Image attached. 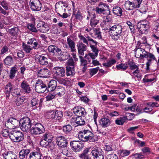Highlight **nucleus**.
Wrapping results in <instances>:
<instances>
[{
  "instance_id": "nucleus-22",
  "label": "nucleus",
  "mask_w": 159,
  "mask_h": 159,
  "mask_svg": "<svg viewBox=\"0 0 159 159\" xmlns=\"http://www.w3.org/2000/svg\"><path fill=\"white\" fill-rule=\"evenodd\" d=\"M67 43L70 48V51L72 52H76L75 43L74 42L70 37H67Z\"/></svg>"
},
{
  "instance_id": "nucleus-23",
  "label": "nucleus",
  "mask_w": 159,
  "mask_h": 159,
  "mask_svg": "<svg viewBox=\"0 0 159 159\" xmlns=\"http://www.w3.org/2000/svg\"><path fill=\"white\" fill-rule=\"evenodd\" d=\"M149 58L150 59L148 60V61L146 63V69L149 70V66L151 63L152 60H155L156 58L153 54L147 52L146 57L145 58Z\"/></svg>"
},
{
  "instance_id": "nucleus-43",
  "label": "nucleus",
  "mask_w": 159,
  "mask_h": 159,
  "mask_svg": "<svg viewBox=\"0 0 159 159\" xmlns=\"http://www.w3.org/2000/svg\"><path fill=\"white\" fill-rule=\"evenodd\" d=\"M125 8L126 10H130L134 9L132 2L129 1H126L125 4Z\"/></svg>"
},
{
  "instance_id": "nucleus-2",
  "label": "nucleus",
  "mask_w": 159,
  "mask_h": 159,
  "mask_svg": "<svg viewBox=\"0 0 159 159\" xmlns=\"http://www.w3.org/2000/svg\"><path fill=\"white\" fill-rule=\"evenodd\" d=\"M122 27L119 24H116L109 29V31H111L110 36L112 39L115 40H117L120 36L123 35L122 32Z\"/></svg>"
},
{
  "instance_id": "nucleus-1",
  "label": "nucleus",
  "mask_w": 159,
  "mask_h": 159,
  "mask_svg": "<svg viewBox=\"0 0 159 159\" xmlns=\"http://www.w3.org/2000/svg\"><path fill=\"white\" fill-rule=\"evenodd\" d=\"M80 39L88 46H89V41L90 42V45L93 52L96 53V55L98 54L99 50L97 48V45L98 42L93 40L89 36L87 35V36L84 37V36L81 35L79 36Z\"/></svg>"
},
{
  "instance_id": "nucleus-50",
  "label": "nucleus",
  "mask_w": 159,
  "mask_h": 159,
  "mask_svg": "<svg viewBox=\"0 0 159 159\" xmlns=\"http://www.w3.org/2000/svg\"><path fill=\"white\" fill-rule=\"evenodd\" d=\"M54 73L58 77H63L65 75V70H55Z\"/></svg>"
},
{
  "instance_id": "nucleus-55",
  "label": "nucleus",
  "mask_w": 159,
  "mask_h": 159,
  "mask_svg": "<svg viewBox=\"0 0 159 159\" xmlns=\"http://www.w3.org/2000/svg\"><path fill=\"white\" fill-rule=\"evenodd\" d=\"M128 65L131 70H134L135 69H136V70H138V66L136 65L135 63L132 61H129Z\"/></svg>"
},
{
  "instance_id": "nucleus-34",
  "label": "nucleus",
  "mask_w": 159,
  "mask_h": 159,
  "mask_svg": "<svg viewBox=\"0 0 159 159\" xmlns=\"http://www.w3.org/2000/svg\"><path fill=\"white\" fill-rule=\"evenodd\" d=\"M94 34L92 33H90V34L93 38H97L98 39H100L102 38L101 32L99 30L97 29H93Z\"/></svg>"
},
{
  "instance_id": "nucleus-17",
  "label": "nucleus",
  "mask_w": 159,
  "mask_h": 159,
  "mask_svg": "<svg viewBox=\"0 0 159 159\" xmlns=\"http://www.w3.org/2000/svg\"><path fill=\"white\" fill-rule=\"evenodd\" d=\"M42 155L39 148L37 149V151H34L30 153L28 159H41Z\"/></svg>"
},
{
  "instance_id": "nucleus-39",
  "label": "nucleus",
  "mask_w": 159,
  "mask_h": 159,
  "mask_svg": "<svg viewBox=\"0 0 159 159\" xmlns=\"http://www.w3.org/2000/svg\"><path fill=\"white\" fill-rule=\"evenodd\" d=\"M72 129V126L69 124L65 125L62 127V130L66 134H68L70 133Z\"/></svg>"
},
{
  "instance_id": "nucleus-5",
  "label": "nucleus",
  "mask_w": 159,
  "mask_h": 159,
  "mask_svg": "<svg viewBox=\"0 0 159 159\" xmlns=\"http://www.w3.org/2000/svg\"><path fill=\"white\" fill-rule=\"evenodd\" d=\"M10 138L13 142H18L24 139V135L22 132L15 130L10 133Z\"/></svg>"
},
{
  "instance_id": "nucleus-25",
  "label": "nucleus",
  "mask_w": 159,
  "mask_h": 159,
  "mask_svg": "<svg viewBox=\"0 0 159 159\" xmlns=\"http://www.w3.org/2000/svg\"><path fill=\"white\" fill-rule=\"evenodd\" d=\"M36 60L42 65H46L48 64L47 58L44 56H39L36 57Z\"/></svg>"
},
{
  "instance_id": "nucleus-19",
  "label": "nucleus",
  "mask_w": 159,
  "mask_h": 159,
  "mask_svg": "<svg viewBox=\"0 0 159 159\" xmlns=\"http://www.w3.org/2000/svg\"><path fill=\"white\" fill-rule=\"evenodd\" d=\"M110 120L106 117L102 118L99 121V124L102 127H107L111 124Z\"/></svg>"
},
{
  "instance_id": "nucleus-29",
  "label": "nucleus",
  "mask_w": 159,
  "mask_h": 159,
  "mask_svg": "<svg viewBox=\"0 0 159 159\" xmlns=\"http://www.w3.org/2000/svg\"><path fill=\"white\" fill-rule=\"evenodd\" d=\"M112 11L114 14L118 16H122V10L118 6L114 7Z\"/></svg>"
},
{
  "instance_id": "nucleus-27",
  "label": "nucleus",
  "mask_w": 159,
  "mask_h": 159,
  "mask_svg": "<svg viewBox=\"0 0 159 159\" xmlns=\"http://www.w3.org/2000/svg\"><path fill=\"white\" fill-rule=\"evenodd\" d=\"M4 155L5 159H17V158L16 155L11 151L5 152Z\"/></svg>"
},
{
  "instance_id": "nucleus-31",
  "label": "nucleus",
  "mask_w": 159,
  "mask_h": 159,
  "mask_svg": "<svg viewBox=\"0 0 159 159\" xmlns=\"http://www.w3.org/2000/svg\"><path fill=\"white\" fill-rule=\"evenodd\" d=\"M40 145L43 147L47 148L49 145L51 147L52 146H54V143L52 142H49L45 139H42L40 141Z\"/></svg>"
},
{
  "instance_id": "nucleus-3",
  "label": "nucleus",
  "mask_w": 159,
  "mask_h": 159,
  "mask_svg": "<svg viewBox=\"0 0 159 159\" xmlns=\"http://www.w3.org/2000/svg\"><path fill=\"white\" fill-rule=\"evenodd\" d=\"M79 139L83 141H89L90 142H94L96 141V138L93 133L88 130H84L78 135Z\"/></svg>"
},
{
  "instance_id": "nucleus-6",
  "label": "nucleus",
  "mask_w": 159,
  "mask_h": 159,
  "mask_svg": "<svg viewBox=\"0 0 159 159\" xmlns=\"http://www.w3.org/2000/svg\"><path fill=\"white\" fill-rule=\"evenodd\" d=\"M150 24L148 21H141L137 25V28L141 33L145 34L149 30Z\"/></svg>"
},
{
  "instance_id": "nucleus-54",
  "label": "nucleus",
  "mask_w": 159,
  "mask_h": 159,
  "mask_svg": "<svg viewBox=\"0 0 159 159\" xmlns=\"http://www.w3.org/2000/svg\"><path fill=\"white\" fill-rule=\"evenodd\" d=\"M128 67V66L127 64L121 63L119 65H118L116 66V68L117 69H122L123 70L126 69Z\"/></svg>"
},
{
  "instance_id": "nucleus-33",
  "label": "nucleus",
  "mask_w": 159,
  "mask_h": 159,
  "mask_svg": "<svg viewBox=\"0 0 159 159\" xmlns=\"http://www.w3.org/2000/svg\"><path fill=\"white\" fill-rule=\"evenodd\" d=\"M57 82L55 80H51L48 84V90H50L51 91H53L56 88Z\"/></svg>"
},
{
  "instance_id": "nucleus-46",
  "label": "nucleus",
  "mask_w": 159,
  "mask_h": 159,
  "mask_svg": "<svg viewBox=\"0 0 159 159\" xmlns=\"http://www.w3.org/2000/svg\"><path fill=\"white\" fill-rule=\"evenodd\" d=\"M116 60L112 58L107 62L104 63L103 64V65L105 67H110L112 65L116 63Z\"/></svg>"
},
{
  "instance_id": "nucleus-18",
  "label": "nucleus",
  "mask_w": 159,
  "mask_h": 159,
  "mask_svg": "<svg viewBox=\"0 0 159 159\" xmlns=\"http://www.w3.org/2000/svg\"><path fill=\"white\" fill-rule=\"evenodd\" d=\"M82 42H79L77 45L79 54L81 56L84 55V52L87 49V46Z\"/></svg>"
},
{
  "instance_id": "nucleus-38",
  "label": "nucleus",
  "mask_w": 159,
  "mask_h": 159,
  "mask_svg": "<svg viewBox=\"0 0 159 159\" xmlns=\"http://www.w3.org/2000/svg\"><path fill=\"white\" fill-rule=\"evenodd\" d=\"M24 98L23 97H18L14 101V105L16 106H19L22 105L24 101Z\"/></svg>"
},
{
  "instance_id": "nucleus-26",
  "label": "nucleus",
  "mask_w": 159,
  "mask_h": 159,
  "mask_svg": "<svg viewBox=\"0 0 159 159\" xmlns=\"http://www.w3.org/2000/svg\"><path fill=\"white\" fill-rule=\"evenodd\" d=\"M76 66L75 62L72 57L67 61V65L66 66V70H74Z\"/></svg>"
},
{
  "instance_id": "nucleus-53",
  "label": "nucleus",
  "mask_w": 159,
  "mask_h": 159,
  "mask_svg": "<svg viewBox=\"0 0 159 159\" xmlns=\"http://www.w3.org/2000/svg\"><path fill=\"white\" fill-rule=\"evenodd\" d=\"M9 121L11 122V123L12 125V129L14 128V127H16L17 125L19 123V121L15 119L11 118L10 119Z\"/></svg>"
},
{
  "instance_id": "nucleus-56",
  "label": "nucleus",
  "mask_w": 159,
  "mask_h": 159,
  "mask_svg": "<svg viewBox=\"0 0 159 159\" xmlns=\"http://www.w3.org/2000/svg\"><path fill=\"white\" fill-rule=\"evenodd\" d=\"M76 12L74 11L73 10V14L75 15V18L76 19L80 20L81 19L82 17L81 14L79 10H78L77 13H75Z\"/></svg>"
},
{
  "instance_id": "nucleus-20",
  "label": "nucleus",
  "mask_w": 159,
  "mask_h": 159,
  "mask_svg": "<svg viewBox=\"0 0 159 159\" xmlns=\"http://www.w3.org/2000/svg\"><path fill=\"white\" fill-rule=\"evenodd\" d=\"M21 86L24 92L29 93L32 90L30 88L27 82L26 81H23L21 84Z\"/></svg>"
},
{
  "instance_id": "nucleus-4",
  "label": "nucleus",
  "mask_w": 159,
  "mask_h": 159,
  "mask_svg": "<svg viewBox=\"0 0 159 159\" xmlns=\"http://www.w3.org/2000/svg\"><path fill=\"white\" fill-rule=\"evenodd\" d=\"M21 129L23 131L28 132L30 129L31 122L30 119L26 117L24 118L19 122Z\"/></svg>"
},
{
  "instance_id": "nucleus-47",
  "label": "nucleus",
  "mask_w": 159,
  "mask_h": 159,
  "mask_svg": "<svg viewBox=\"0 0 159 159\" xmlns=\"http://www.w3.org/2000/svg\"><path fill=\"white\" fill-rule=\"evenodd\" d=\"M38 102L39 100L37 99L33 98L31 101L32 107H33L34 109H36L37 107L39 106Z\"/></svg>"
},
{
  "instance_id": "nucleus-35",
  "label": "nucleus",
  "mask_w": 159,
  "mask_h": 159,
  "mask_svg": "<svg viewBox=\"0 0 159 159\" xmlns=\"http://www.w3.org/2000/svg\"><path fill=\"white\" fill-rule=\"evenodd\" d=\"M59 57V59L60 60L64 61L68 59L70 57V55L69 53L67 52H62Z\"/></svg>"
},
{
  "instance_id": "nucleus-10",
  "label": "nucleus",
  "mask_w": 159,
  "mask_h": 159,
  "mask_svg": "<svg viewBox=\"0 0 159 159\" xmlns=\"http://www.w3.org/2000/svg\"><path fill=\"white\" fill-rule=\"evenodd\" d=\"M56 143L59 147L65 148L67 145V142L66 138L63 136H59L56 138Z\"/></svg>"
},
{
  "instance_id": "nucleus-13",
  "label": "nucleus",
  "mask_w": 159,
  "mask_h": 159,
  "mask_svg": "<svg viewBox=\"0 0 159 159\" xmlns=\"http://www.w3.org/2000/svg\"><path fill=\"white\" fill-rule=\"evenodd\" d=\"M38 31L39 30L41 32L46 33L48 31L49 28L47 23L43 22H39L36 25Z\"/></svg>"
},
{
  "instance_id": "nucleus-42",
  "label": "nucleus",
  "mask_w": 159,
  "mask_h": 159,
  "mask_svg": "<svg viewBox=\"0 0 159 159\" xmlns=\"http://www.w3.org/2000/svg\"><path fill=\"white\" fill-rule=\"evenodd\" d=\"M13 62V58L10 56H7L4 60V63L7 65H11Z\"/></svg>"
},
{
  "instance_id": "nucleus-9",
  "label": "nucleus",
  "mask_w": 159,
  "mask_h": 159,
  "mask_svg": "<svg viewBox=\"0 0 159 159\" xmlns=\"http://www.w3.org/2000/svg\"><path fill=\"white\" fill-rule=\"evenodd\" d=\"M47 89L45 84L43 83L41 80H38L35 84V90L36 92L42 93L45 92Z\"/></svg>"
},
{
  "instance_id": "nucleus-37",
  "label": "nucleus",
  "mask_w": 159,
  "mask_h": 159,
  "mask_svg": "<svg viewBox=\"0 0 159 159\" xmlns=\"http://www.w3.org/2000/svg\"><path fill=\"white\" fill-rule=\"evenodd\" d=\"M19 30L18 27H14L13 28L8 29V32L12 36H16L17 35Z\"/></svg>"
},
{
  "instance_id": "nucleus-58",
  "label": "nucleus",
  "mask_w": 159,
  "mask_h": 159,
  "mask_svg": "<svg viewBox=\"0 0 159 159\" xmlns=\"http://www.w3.org/2000/svg\"><path fill=\"white\" fill-rule=\"evenodd\" d=\"M56 94H49L45 98L46 101H50L55 98Z\"/></svg>"
},
{
  "instance_id": "nucleus-44",
  "label": "nucleus",
  "mask_w": 159,
  "mask_h": 159,
  "mask_svg": "<svg viewBox=\"0 0 159 159\" xmlns=\"http://www.w3.org/2000/svg\"><path fill=\"white\" fill-rule=\"evenodd\" d=\"M75 122L77 124V125H84L85 121L82 116L77 117L75 120Z\"/></svg>"
},
{
  "instance_id": "nucleus-45",
  "label": "nucleus",
  "mask_w": 159,
  "mask_h": 159,
  "mask_svg": "<svg viewBox=\"0 0 159 159\" xmlns=\"http://www.w3.org/2000/svg\"><path fill=\"white\" fill-rule=\"evenodd\" d=\"M23 50L27 53H30L32 50V48L29 44L23 43L22 45Z\"/></svg>"
},
{
  "instance_id": "nucleus-57",
  "label": "nucleus",
  "mask_w": 159,
  "mask_h": 159,
  "mask_svg": "<svg viewBox=\"0 0 159 159\" xmlns=\"http://www.w3.org/2000/svg\"><path fill=\"white\" fill-rule=\"evenodd\" d=\"M147 106H148L152 108L154 107H159V105L156 102H149L146 104Z\"/></svg>"
},
{
  "instance_id": "nucleus-11",
  "label": "nucleus",
  "mask_w": 159,
  "mask_h": 159,
  "mask_svg": "<svg viewBox=\"0 0 159 159\" xmlns=\"http://www.w3.org/2000/svg\"><path fill=\"white\" fill-rule=\"evenodd\" d=\"M73 110L74 113L77 117H84L87 114L85 109L81 106L75 107L73 108Z\"/></svg>"
},
{
  "instance_id": "nucleus-21",
  "label": "nucleus",
  "mask_w": 159,
  "mask_h": 159,
  "mask_svg": "<svg viewBox=\"0 0 159 159\" xmlns=\"http://www.w3.org/2000/svg\"><path fill=\"white\" fill-rule=\"evenodd\" d=\"M27 44L30 45L32 48L35 49H37L39 47L38 41L34 38L30 39L27 42Z\"/></svg>"
},
{
  "instance_id": "nucleus-62",
  "label": "nucleus",
  "mask_w": 159,
  "mask_h": 159,
  "mask_svg": "<svg viewBox=\"0 0 159 159\" xmlns=\"http://www.w3.org/2000/svg\"><path fill=\"white\" fill-rule=\"evenodd\" d=\"M125 119L123 118H120L119 119L116 120H115L116 123L118 125H122L125 122Z\"/></svg>"
},
{
  "instance_id": "nucleus-51",
  "label": "nucleus",
  "mask_w": 159,
  "mask_h": 159,
  "mask_svg": "<svg viewBox=\"0 0 159 159\" xmlns=\"http://www.w3.org/2000/svg\"><path fill=\"white\" fill-rule=\"evenodd\" d=\"M58 82L60 84L66 86L69 85L70 83V80L66 79H61L58 80Z\"/></svg>"
},
{
  "instance_id": "nucleus-7",
  "label": "nucleus",
  "mask_w": 159,
  "mask_h": 159,
  "mask_svg": "<svg viewBox=\"0 0 159 159\" xmlns=\"http://www.w3.org/2000/svg\"><path fill=\"white\" fill-rule=\"evenodd\" d=\"M44 131V129L42 125L40 123L36 124L30 130L31 133L35 135H39Z\"/></svg>"
},
{
  "instance_id": "nucleus-48",
  "label": "nucleus",
  "mask_w": 159,
  "mask_h": 159,
  "mask_svg": "<svg viewBox=\"0 0 159 159\" xmlns=\"http://www.w3.org/2000/svg\"><path fill=\"white\" fill-rule=\"evenodd\" d=\"M27 28L31 32L37 33L38 32V30L37 29L35 26L32 23H29L27 24Z\"/></svg>"
},
{
  "instance_id": "nucleus-12",
  "label": "nucleus",
  "mask_w": 159,
  "mask_h": 159,
  "mask_svg": "<svg viewBox=\"0 0 159 159\" xmlns=\"http://www.w3.org/2000/svg\"><path fill=\"white\" fill-rule=\"evenodd\" d=\"M91 153L94 159H104V158L102 151L100 149L94 148L92 151Z\"/></svg>"
},
{
  "instance_id": "nucleus-59",
  "label": "nucleus",
  "mask_w": 159,
  "mask_h": 159,
  "mask_svg": "<svg viewBox=\"0 0 159 159\" xmlns=\"http://www.w3.org/2000/svg\"><path fill=\"white\" fill-rule=\"evenodd\" d=\"M133 74L135 76L139 79V80L141 79L142 75L141 73L139 72V70H135L133 72Z\"/></svg>"
},
{
  "instance_id": "nucleus-15",
  "label": "nucleus",
  "mask_w": 159,
  "mask_h": 159,
  "mask_svg": "<svg viewBox=\"0 0 159 159\" xmlns=\"http://www.w3.org/2000/svg\"><path fill=\"white\" fill-rule=\"evenodd\" d=\"M67 7V5L63 4L62 2H59L58 4L57 3L55 6V10L59 15L66 12V8Z\"/></svg>"
},
{
  "instance_id": "nucleus-24",
  "label": "nucleus",
  "mask_w": 159,
  "mask_h": 159,
  "mask_svg": "<svg viewBox=\"0 0 159 159\" xmlns=\"http://www.w3.org/2000/svg\"><path fill=\"white\" fill-rule=\"evenodd\" d=\"M30 150L29 149H23L19 152V157L21 159L26 158L28 159V155L30 153Z\"/></svg>"
},
{
  "instance_id": "nucleus-16",
  "label": "nucleus",
  "mask_w": 159,
  "mask_h": 159,
  "mask_svg": "<svg viewBox=\"0 0 159 159\" xmlns=\"http://www.w3.org/2000/svg\"><path fill=\"white\" fill-rule=\"evenodd\" d=\"M135 56L137 58L142 59L146 57L147 52L144 49L140 48H136L134 50Z\"/></svg>"
},
{
  "instance_id": "nucleus-8",
  "label": "nucleus",
  "mask_w": 159,
  "mask_h": 159,
  "mask_svg": "<svg viewBox=\"0 0 159 159\" xmlns=\"http://www.w3.org/2000/svg\"><path fill=\"white\" fill-rule=\"evenodd\" d=\"M29 5L33 11H38L41 8L42 4L39 0H30Z\"/></svg>"
},
{
  "instance_id": "nucleus-36",
  "label": "nucleus",
  "mask_w": 159,
  "mask_h": 159,
  "mask_svg": "<svg viewBox=\"0 0 159 159\" xmlns=\"http://www.w3.org/2000/svg\"><path fill=\"white\" fill-rule=\"evenodd\" d=\"M53 138V136L52 134L51 133L48 132L43 135L42 139H45L49 142H52Z\"/></svg>"
},
{
  "instance_id": "nucleus-30",
  "label": "nucleus",
  "mask_w": 159,
  "mask_h": 159,
  "mask_svg": "<svg viewBox=\"0 0 159 159\" xmlns=\"http://www.w3.org/2000/svg\"><path fill=\"white\" fill-rule=\"evenodd\" d=\"M54 120H59L63 116V112L61 111L54 110Z\"/></svg>"
},
{
  "instance_id": "nucleus-64",
  "label": "nucleus",
  "mask_w": 159,
  "mask_h": 159,
  "mask_svg": "<svg viewBox=\"0 0 159 159\" xmlns=\"http://www.w3.org/2000/svg\"><path fill=\"white\" fill-rule=\"evenodd\" d=\"M159 26V20H156L154 23L153 29L155 31H157Z\"/></svg>"
},
{
  "instance_id": "nucleus-49",
  "label": "nucleus",
  "mask_w": 159,
  "mask_h": 159,
  "mask_svg": "<svg viewBox=\"0 0 159 159\" xmlns=\"http://www.w3.org/2000/svg\"><path fill=\"white\" fill-rule=\"evenodd\" d=\"M79 58H80V62H81V66H83L84 67L83 70H86L87 67V61L86 60H85L84 57L81 56H79Z\"/></svg>"
},
{
  "instance_id": "nucleus-63",
  "label": "nucleus",
  "mask_w": 159,
  "mask_h": 159,
  "mask_svg": "<svg viewBox=\"0 0 159 159\" xmlns=\"http://www.w3.org/2000/svg\"><path fill=\"white\" fill-rule=\"evenodd\" d=\"M0 4L3 7V8L6 10H7L8 9V3L5 1H3L0 2Z\"/></svg>"
},
{
  "instance_id": "nucleus-52",
  "label": "nucleus",
  "mask_w": 159,
  "mask_h": 159,
  "mask_svg": "<svg viewBox=\"0 0 159 159\" xmlns=\"http://www.w3.org/2000/svg\"><path fill=\"white\" fill-rule=\"evenodd\" d=\"M130 152L126 150H122L120 151V154L122 157L127 156L130 154Z\"/></svg>"
},
{
  "instance_id": "nucleus-40",
  "label": "nucleus",
  "mask_w": 159,
  "mask_h": 159,
  "mask_svg": "<svg viewBox=\"0 0 159 159\" xmlns=\"http://www.w3.org/2000/svg\"><path fill=\"white\" fill-rule=\"evenodd\" d=\"M99 7L101 8L105 11H107L108 13H110V9L109 6L107 4L104 3L103 2H100L99 4Z\"/></svg>"
},
{
  "instance_id": "nucleus-14",
  "label": "nucleus",
  "mask_w": 159,
  "mask_h": 159,
  "mask_svg": "<svg viewBox=\"0 0 159 159\" xmlns=\"http://www.w3.org/2000/svg\"><path fill=\"white\" fill-rule=\"evenodd\" d=\"M72 149L75 152L79 151L83 147V145L79 141H73L70 143Z\"/></svg>"
},
{
  "instance_id": "nucleus-61",
  "label": "nucleus",
  "mask_w": 159,
  "mask_h": 159,
  "mask_svg": "<svg viewBox=\"0 0 159 159\" xmlns=\"http://www.w3.org/2000/svg\"><path fill=\"white\" fill-rule=\"evenodd\" d=\"M13 86L11 83H9L7 84L5 87V89L7 92L9 93L12 91L13 90Z\"/></svg>"
},
{
  "instance_id": "nucleus-41",
  "label": "nucleus",
  "mask_w": 159,
  "mask_h": 159,
  "mask_svg": "<svg viewBox=\"0 0 159 159\" xmlns=\"http://www.w3.org/2000/svg\"><path fill=\"white\" fill-rule=\"evenodd\" d=\"M45 116L48 119L54 120V110L49 111L46 112L45 113Z\"/></svg>"
},
{
  "instance_id": "nucleus-32",
  "label": "nucleus",
  "mask_w": 159,
  "mask_h": 159,
  "mask_svg": "<svg viewBox=\"0 0 159 159\" xmlns=\"http://www.w3.org/2000/svg\"><path fill=\"white\" fill-rule=\"evenodd\" d=\"M91 19L90 24L93 27H95L99 22V20L97 19L94 13L91 14Z\"/></svg>"
},
{
  "instance_id": "nucleus-28",
  "label": "nucleus",
  "mask_w": 159,
  "mask_h": 159,
  "mask_svg": "<svg viewBox=\"0 0 159 159\" xmlns=\"http://www.w3.org/2000/svg\"><path fill=\"white\" fill-rule=\"evenodd\" d=\"M55 92L56 95L59 97H61L65 94V89L62 87L57 86L55 89Z\"/></svg>"
},
{
  "instance_id": "nucleus-60",
  "label": "nucleus",
  "mask_w": 159,
  "mask_h": 159,
  "mask_svg": "<svg viewBox=\"0 0 159 159\" xmlns=\"http://www.w3.org/2000/svg\"><path fill=\"white\" fill-rule=\"evenodd\" d=\"M132 2L134 9L139 8L141 3L139 1L137 2L135 0H134V1Z\"/></svg>"
}]
</instances>
